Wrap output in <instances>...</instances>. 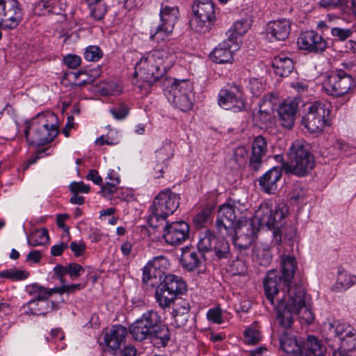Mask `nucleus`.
Wrapping results in <instances>:
<instances>
[{"instance_id":"473e14b6","label":"nucleus","mask_w":356,"mask_h":356,"mask_svg":"<svg viewBox=\"0 0 356 356\" xmlns=\"http://www.w3.org/2000/svg\"><path fill=\"white\" fill-rule=\"evenodd\" d=\"M54 303H49L47 301H38L35 299H32L24 305L25 314L27 315H43L44 316L48 312L54 309Z\"/></svg>"},{"instance_id":"412c9836","label":"nucleus","mask_w":356,"mask_h":356,"mask_svg":"<svg viewBox=\"0 0 356 356\" xmlns=\"http://www.w3.org/2000/svg\"><path fill=\"white\" fill-rule=\"evenodd\" d=\"M297 42L301 49L314 53L322 52L327 47L326 40L314 31L302 33Z\"/></svg>"},{"instance_id":"1a4fd4ad","label":"nucleus","mask_w":356,"mask_h":356,"mask_svg":"<svg viewBox=\"0 0 356 356\" xmlns=\"http://www.w3.org/2000/svg\"><path fill=\"white\" fill-rule=\"evenodd\" d=\"M192 10L194 19L192 25L195 31L200 33H208L213 27L216 19V9L211 0H196Z\"/></svg>"},{"instance_id":"ddd939ff","label":"nucleus","mask_w":356,"mask_h":356,"mask_svg":"<svg viewBox=\"0 0 356 356\" xmlns=\"http://www.w3.org/2000/svg\"><path fill=\"white\" fill-rule=\"evenodd\" d=\"M197 249L203 254L213 252L218 259H228L230 257L229 243L223 238L216 237L210 229L200 234Z\"/></svg>"},{"instance_id":"603ef678","label":"nucleus","mask_w":356,"mask_h":356,"mask_svg":"<svg viewBox=\"0 0 356 356\" xmlns=\"http://www.w3.org/2000/svg\"><path fill=\"white\" fill-rule=\"evenodd\" d=\"M103 56L102 49L96 45L87 47L84 51V58L88 61L97 62Z\"/></svg>"},{"instance_id":"4be33fe9","label":"nucleus","mask_w":356,"mask_h":356,"mask_svg":"<svg viewBox=\"0 0 356 356\" xmlns=\"http://www.w3.org/2000/svg\"><path fill=\"white\" fill-rule=\"evenodd\" d=\"M80 284H72L63 286L61 288L47 289L37 283H33L26 286V291L33 299L38 301H47L54 293L71 292L79 287Z\"/></svg>"},{"instance_id":"69168bd1","label":"nucleus","mask_w":356,"mask_h":356,"mask_svg":"<svg viewBox=\"0 0 356 356\" xmlns=\"http://www.w3.org/2000/svg\"><path fill=\"white\" fill-rule=\"evenodd\" d=\"M331 33L340 40H345L351 35L352 31L348 29L334 27L331 29Z\"/></svg>"},{"instance_id":"f03ea898","label":"nucleus","mask_w":356,"mask_h":356,"mask_svg":"<svg viewBox=\"0 0 356 356\" xmlns=\"http://www.w3.org/2000/svg\"><path fill=\"white\" fill-rule=\"evenodd\" d=\"M129 332L136 341L149 340L155 347H165L170 339L168 327L162 323L156 312L149 310L129 327Z\"/></svg>"},{"instance_id":"de8ad7c7","label":"nucleus","mask_w":356,"mask_h":356,"mask_svg":"<svg viewBox=\"0 0 356 356\" xmlns=\"http://www.w3.org/2000/svg\"><path fill=\"white\" fill-rule=\"evenodd\" d=\"M355 334H348L339 339L340 346L337 352H340L341 354H345L349 351L353 350L356 347V336Z\"/></svg>"},{"instance_id":"a18cd8bd","label":"nucleus","mask_w":356,"mask_h":356,"mask_svg":"<svg viewBox=\"0 0 356 356\" xmlns=\"http://www.w3.org/2000/svg\"><path fill=\"white\" fill-rule=\"evenodd\" d=\"M212 209L210 208H204L193 217V224L195 228L201 229L206 227L212 220Z\"/></svg>"},{"instance_id":"7ed1b4c3","label":"nucleus","mask_w":356,"mask_h":356,"mask_svg":"<svg viewBox=\"0 0 356 356\" xmlns=\"http://www.w3.org/2000/svg\"><path fill=\"white\" fill-rule=\"evenodd\" d=\"M58 134L56 115L49 111L40 113L27 123L25 129L26 140L35 146L51 143Z\"/></svg>"},{"instance_id":"0eeeda50","label":"nucleus","mask_w":356,"mask_h":356,"mask_svg":"<svg viewBox=\"0 0 356 356\" xmlns=\"http://www.w3.org/2000/svg\"><path fill=\"white\" fill-rule=\"evenodd\" d=\"M247 211L246 205L238 200L229 199L218 209L216 221L218 231L223 236L233 234L234 227L237 221L243 217V213Z\"/></svg>"},{"instance_id":"2f4dec72","label":"nucleus","mask_w":356,"mask_h":356,"mask_svg":"<svg viewBox=\"0 0 356 356\" xmlns=\"http://www.w3.org/2000/svg\"><path fill=\"white\" fill-rule=\"evenodd\" d=\"M272 67L276 74L284 77L291 73L294 65L292 59L284 54H280L273 58Z\"/></svg>"},{"instance_id":"cd10ccee","label":"nucleus","mask_w":356,"mask_h":356,"mask_svg":"<svg viewBox=\"0 0 356 356\" xmlns=\"http://www.w3.org/2000/svg\"><path fill=\"white\" fill-rule=\"evenodd\" d=\"M156 290L168 291L177 295L186 290V285L181 278L175 275H165L156 286Z\"/></svg>"},{"instance_id":"39448f33","label":"nucleus","mask_w":356,"mask_h":356,"mask_svg":"<svg viewBox=\"0 0 356 356\" xmlns=\"http://www.w3.org/2000/svg\"><path fill=\"white\" fill-rule=\"evenodd\" d=\"M179 199V195L170 189L160 191L150 207L151 213L147 220L149 225L154 228L163 225L166 218L178 208Z\"/></svg>"},{"instance_id":"338daca9","label":"nucleus","mask_w":356,"mask_h":356,"mask_svg":"<svg viewBox=\"0 0 356 356\" xmlns=\"http://www.w3.org/2000/svg\"><path fill=\"white\" fill-rule=\"evenodd\" d=\"M174 318V325L177 327H182L185 326L188 321L189 313H175L172 312Z\"/></svg>"},{"instance_id":"c85d7f7f","label":"nucleus","mask_w":356,"mask_h":356,"mask_svg":"<svg viewBox=\"0 0 356 356\" xmlns=\"http://www.w3.org/2000/svg\"><path fill=\"white\" fill-rule=\"evenodd\" d=\"M282 170L274 167L264 174L259 179V184L266 193H273L277 189V182L281 179Z\"/></svg>"},{"instance_id":"bb28decb","label":"nucleus","mask_w":356,"mask_h":356,"mask_svg":"<svg viewBox=\"0 0 356 356\" xmlns=\"http://www.w3.org/2000/svg\"><path fill=\"white\" fill-rule=\"evenodd\" d=\"M291 31V23L289 20L281 19L270 22L267 24L266 33L268 36H270L277 40L284 41L289 35Z\"/></svg>"},{"instance_id":"5fc2aeb1","label":"nucleus","mask_w":356,"mask_h":356,"mask_svg":"<svg viewBox=\"0 0 356 356\" xmlns=\"http://www.w3.org/2000/svg\"><path fill=\"white\" fill-rule=\"evenodd\" d=\"M307 188L302 184H296L291 192V199L295 202H303L307 194Z\"/></svg>"},{"instance_id":"bf43d9fd","label":"nucleus","mask_w":356,"mask_h":356,"mask_svg":"<svg viewBox=\"0 0 356 356\" xmlns=\"http://www.w3.org/2000/svg\"><path fill=\"white\" fill-rule=\"evenodd\" d=\"M113 118L118 120L124 119L129 113V108L125 104H120L110 110Z\"/></svg>"},{"instance_id":"f257e3e1","label":"nucleus","mask_w":356,"mask_h":356,"mask_svg":"<svg viewBox=\"0 0 356 356\" xmlns=\"http://www.w3.org/2000/svg\"><path fill=\"white\" fill-rule=\"evenodd\" d=\"M287 209L286 207L273 209L268 203L262 204L255 211L254 218L243 217L234 227L232 240L239 251L248 249L254 242L260 227L273 229L272 242L279 245L282 242L281 227L283 226Z\"/></svg>"},{"instance_id":"393cba45","label":"nucleus","mask_w":356,"mask_h":356,"mask_svg":"<svg viewBox=\"0 0 356 356\" xmlns=\"http://www.w3.org/2000/svg\"><path fill=\"white\" fill-rule=\"evenodd\" d=\"M267 149L268 145L266 139L261 136H257L252 144L248 162V166L251 170L258 171L261 168Z\"/></svg>"},{"instance_id":"9b49d317","label":"nucleus","mask_w":356,"mask_h":356,"mask_svg":"<svg viewBox=\"0 0 356 356\" xmlns=\"http://www.w3.org/2000/svg\"><path fill=\"white\" fill-rule=\"evenodd\" d=\"M295 286L284 284V279L276 270H270L264 280L265 294L272 305L286 300L289 290Z\"/></svg>"},{"instance_id":"4468645a","label":"nucleus","mask_w":356,"mask_h":356,"mask_svg":"<svg viewBox=\"0 0 356 356\" xmlns=\"http://www.w3.org/2000/svg\"><path fill=\"white\" fill-rule=\"evenodd\" d=\"M179 10L177 7L162 6L160 10L161 23L152 28L150 38L156 42H161L169 38L174 30Z\"/></svg>"},{"instance_id":"7c9ffc66","label":"nucleus","mask_w":356,"mask_h":356,"mask_svg":"<svg viewBox=\"0 0 356 356\" xmlns=\"http://www.w3.org/2000/svg\"><path fill=\"white\" fill-rule=\"evenodd\" d=\"M174 155V146L170 140L163 141L162 146L155 151V156L157 164L154 169L161 173L163 172V168L166 167L165 163Z\"/></svg>"},{"instance_id":"4c0bfd02","label":"nucleus","mask_w":356,"mask_h":356,"mask_svg":"<svg viewBox=\"0 0 356 356\" xmlns=\"http://www.w3.org/2000/svg\"><path fill=\"white\" fill-rule=\"evenodd\" d=\"M90 17L95 21H100L104 19L107 6L103 0H86Z\"/></svg>"},{"instance_id":"9d476101","label":"nucleus","mask_w":356,"mask_h":356,"mask_svg":"<svg viewBox=\"0 0 356 356\" xmlns=\"http://www.w3.org/2000/svg\"><path fill=\"white\" fill-rule=\"evenodd\" d=\"M355 86L353 77L342 69H337L327 74L323 84L326 93L334 97L349 93Z\"/></svg>"},{"instance_id":"ea45409f","label":"nucleus","mask_w":356,"mask_h":356,"mask_svg":"<svg viewBox=\"0 0 356 356\" xmlns=\"http://www.w3.org/2000/svg\"><path fill=\"white\" fill-rule=\"evenodd\" d=\"M327 328L330 333L333 334V335L339 338V339L348 334L356 333L355 330L350 324L341 323L337 320L330 322Z\"/></svg>"},{"instance_id":"4d7b16f0","label":"nucleus","mask_w":356,"mask_h":356,"mask_svg":"<svg viewBox=\"0 0 356 356\" xmlns=\"http://www.w3.org/2000/svg\"><path fill=\"white\" fill-rule=\"evenodd\" d=\"M173 312L175 313H189L190 304L188 301L184 298H177L174 302Z\"/></svg>"},{"instance_id":"864d4df0","label":"nucleus","mask_w":356,"mask_h":356,"mask_svg":"<svg viewBox=\"0 0 356 356\" xmlns=\"http://www.w3.org/2000/svg\"><path fill=\"white\" fill-rule=\"evenodd\" d=\"M248 29V23L245 19H241L236 22L232 26V30L229 31V34H234V40L237 42V36H241L245 34Z\"/></svg>"},{"instance_id":"a19ab883","label":"nucleus","mask_w":356,"mask_h":356,"mask_svg":"<svg viewBox=\"0 0 356 356\" xmlns=\"http://www.w3.org/2000/svg\"><path fill=\"white\" fill-rule=\"evenodd\" d=\"M106 179H109V181H106V184L102 185L100 193L104 197L108 199H111L114 196L117 197L120 190L117 186L120 182V177H116L114 178L113 175L110 173Z\"/></svg>"},{"instance_id":"c03bdc74","label":"nucleus","mask_w":356,"mask_h":356,"mask_svg":"<svg viewBox=\"0 0 356 356\" xmlns=\"http://www.w3.org/2000/svg\"><path fill=\"white\" fill-rule=\"evenodd\" d=\"M356 283V276L351 275L347 272H339L337 282L334 288L337 291H345Z\"/></svg>"},{"instance_id":"a878e982","label":"nucleus","mask_w":356,"mask_h":356,"mask_svg":"<svg viewBox=\"0 0 356 356\" xmlns=\"http://www.w3.org/2000/svg\"><path fill=\"white\" fill-rule=\"evenodd\" d=\"M127 330L121 325H114L104 335V342L113 351H116L124 342Z\"/></svg>"},{"instance_id":"6e6d98bb","label":"nucleus","mask_w":356,"mask_h":356,"mask_svg":"<svg viewBox=\"0 0 356 356\" xmlns=\"http://www.w3.org/2000/svg\"><path fill=\"white\" fill-rule=\"evenodd\" d=\"M147 264L151 265L156 270L161 271L163 275H165V270H166L170 265L168 259L164 256L156 257Z\"/></svg>"},{"instance_id":"0e129e2a","label":"nucleus","mask_w":356,"mask_h":356,"mask_svg":"<svg viewBox=\"0 0 356 356\" xmlns=\"http://www.w3.org/2000/svg\"><path fill=\"white\" fill-rule=\"evenodd\" d=\"M69 188L72 193H88L90 188L89 185H86L82 181H73L70 184Z\"/></svg>"},{"instance_id":"dca6fc26","label":"nucleus","mask_w":356,"mask_h":356,"mask_svg":"<svg viewBox=\"0 0 356 356\" xmlns=\"http://www.w3.org/2000/svg\"><path fill=\"white\" fill-rule=\"evenodd\" d=\"M218 102V105L225 110L240 112L245 109L241 88L235 83L219 91Z\"/></svg>"},{"instance_id":"c9c22d12","label":"nucleus","mask_w":356,"mask_h":356,"mask_svg":"<svg viewBox=\"0 0 356 356\" xmlns=\"http://www.w3.org/2000/svg\"><path fill=\"white\" fill-rule=\"evenodd\" d=\"M282 277L284 284H291L297 268V262L293 256L283 255L282 257Z\"/></svg>"},{"instance_id":"72a5a7b5","label":"nucleus","mask_w":356,"mask_h":356,"mask_svg":"<svg viewBox=\"0 0 356 356\" xmlns=\"http://www.w3.org/2000/svg\"><path fill=\"white\" fill-rule=\"evenodd\" d=\"M248 150L244 146L236 147L227 162L228 166L234 170H238L244 168L248 163Z\"/></svg>"},{"instance_id":"6e6552de","label":"nucleus","mask_w":356,"mask_h":356,"mask_svg":"<svg viewBox=\"0 0 356 356\" xmlns=\"http://www.w3.org/2000/svg\"><path fill=\"white\" fill-rule=\"evenodd\" d=\"M330 112L327 104L315 102L309 105L307 113L302 118V124L310 133L320 134L329 125Z\"/></svg>"},{"instance_id":"58836bf2","label":"nucleus","mask_w":356,"mask_h":356,"mask_svg":"<svg viewBox=\"0 0 356 356\" xmlns=\"http://www.w3.org/2000/svg\"><path fill=\"white\" fill-rule=\"evenodd\" d=\"M164 276L161 271L156 270L147 264L143 268L142 281L146 285L154 287L159 284Z\"/></svg>"},{"instance_id":"f3484780","label":"nucleus","mask_w":356,"mask_h":356,"mask_svg":"<svg viewBox=\"0 0 356 356\" xmlns=\"http://www.w3.org/2000/svg\"><path fill=\"white\" fill-rule=\"evenodd\" d=\"M163 237L166 243L172 246L183 244L190 236V227L184 220L163 223Z\"/></svg>"},{"instance_id":"423d86ee","label":"nucleus","mask_w":356,"mask_h":356,"mask_svg":"<svg viewBox=\"0 0 356 356\" xmlns=\"http://www.w3.org/2000/svg\"><path fill=\"white\" fill-rule=\"evenodd\" d=\"M288 161L282 165L286 172L299 177L307 175L314 167V159L307 147L302 142H294L288 153Z\"/></svg>"},{"instance_id":"e2e57ef3","label":"nucleus","mask_w":356,"mask_h":356,"mask_svg":"<svg viewBox=\"0 0 356 356\" xmlns=\"http://www.w3.org/2000/svg\"><path fill=\"white\" fill-rule=\"evenodd\" d=\"M231 271L234 275H244L247 271V266L245 263L239 259L232 261L230 265Z\"/></svg>"},{"instance_id":"b1692460","label":"nucleus","mask_w":356,"mask_h":356,"mask_svg":"<svg viewBox=\"0 0 356 356\" xmlns=\"http://www.w3.org/2000/svg\"><path fill=\"white\" fill-rule=\"evenodd\" d=\"M204 254L198 249L185 246L181 249L180 262L181 266L188 271H194L202 266Z\"/></svg>"},{"instance_id":"aec40b11","label":"nucleus","mask_w":356,"mask_h":356,"mask_svg":"<svg viewBox=\"0 0 356 356\" xmlns=\"http://www.w3.org/2000/svg\"><path fill=\"white\" fill-rule=\"evenodd\" d=\"M147 54H145L140 60L136 63L135 67L134 76L139 77L145 85L143 86L145 88V92L147 93L150 87L161 78L163 76L162 72L158 65L155 63H148V67H145V70L143 71L140 69V63L142 61L146 60Z\"/></svg>"},{"instance_id":"37998d69","label":"nucleus","mask_w":356,"mask_h":356,"mask_svg":"<svg viewBox=\"0 0 356 356\" xmlns=\"http://www.w3.org/2000/svg\"><path fill=\"white\" fill-rule=\"evenodd\" d=\"M49 241L48 230L45 228L35 229L27 236V242L31 246L43 245Z\"/></svg>"},{"instance_id":"79ce46f5","label":"nucleus","mask_w":356,"mask_h":356,"mask_svg":"<svg viewBox=\"0 0 356 356\" xmlns=\"http://www.w3.org/2000/svg\"><path fill=\"white\" fill-rule=\"evenodd\" d=\"M304 348L312 356H324L326 352V348L323 342L314 336L307 337Z\"/></svg>"},{"instance_id":"09e8293b","label":"nucleus","mask_w":356,"mask_h":356,"mask_svg":"<svg viewBox=\"0 0 356 356\" xmlns=\"http://www.w3.org/2000/svg\"><path fill=\"white\" fill-rule=\"evenodd\" d=\"M29 273L26 270L15 268L6 269L0 272V277L9 279L13 281L24 280L26 279Z\"/></svg>"},{"instance_id":"774afa93","label":"nucleus","mask_w":356,"mask_h":356,"mask_svg":"<svg viewBox=\"0 0 356 356\" xmlns=\"http://www.w3.org/2000/svg\"><path fill=\"white\" fill-rule=\"evenodd\" d=\"M65 63L70 68H77L81 62V58L74 54H69L64 58Z\"/></svg>"},{"instance_id":"2eb2a0df","label":"nucleus","mask_w":356,"mask_h":356,"mask_svg":"<svg viewBox=\"0 0 356 356\" xmlns=\"http://www.w3.org/2000/svg\"><path fill=\"white\" fill-rule=\"evenodd\" d=\"M23 10L17 0H0V27L13 30L23 19Z\"/></svg>"},{"instance_id":"052dcab7","label":"nucleus","mask_w":356,"mask_h":356,"mask_svg":"<svg viewBox=\"0 0 356 356\" xmlns=\"http://www.w3.org/2000/svg\"><path fill=\"white\" fill-rule=\"evenodd\" d=\"M245 340L248 344H255L261 340V334L259 330L247 329L245 332Z\"/></svg>"},{"instance_id":"e433bc0d","label":"nucleus","mask_w":356,"mask_h":356,"mask_svg":"<svg viewBox=\"0 0 356 356\" xmlns=\"http://www.w3.org/2000/svg\"><path fill=\"white\" fill-rule=\"evenodd\" d=\"M280 345L286 353L291 355V356L300 351L302 348L301 343L296 337L286 332H284L280 337Z\"/></svg>"},{"instance_id":"8fccbe9b","label":"nucleus","mask_w":356,"mask_h":356,"mask_svg":"<svg viewBox=\"0 0 356 356\" xmlns=\"http://www.w3.org/2000/svg\"><path fill=\"white\" fill-rule=\"evenodd\" d=\"M254 253L257 261L259 265L266 266L270 264L273 257L270 249L268 247L257 248Z\"/></svg>"},{"instance_id":"5701e85b","label":"nucleus","mask_w":356,"mask_h":356,"mask_svg":"<svg viewBox=\"0 0 356 356\" xmlns=\"http://www.w3.org/2000/svg\"><path fill=\"white\" fill-rule=\"evenodd\" d=\"M298 102L296 99H285L277 109L279 121L282 127L290 129L294 125Z\"/></svg>"},{"instance_id":"f8f14e48","label":"nucleus","mask_w":356,"mask_h":356,"mask_svg":"<svg viewBox=\"0 0 356 356\" xmlns=\"http://www.w3.org/2000/svg\"><path fill=\"white\" fill-rule=\"evenodd\" d=\"M179 48L175 43L165 45L161 49H155L147 53L146 60L140 63V69L145 71L148 63H155L158 65L163 75L174 65Z\"/></svg>"},{"instance_id":"c756f323","label":"nucleus","mask_w":356,"mask_h":356,"mask_svg":"<svg viewBox=\"0 0 356 356\" xmlns=\"http://www.w3.org/2000/svg\"><path fill=\"white\" fill-rule=\"evenodd\" d=\"M287 297L289 298V294ZM273 306L277 311V320L279 325L285 329L290 327L293 323V314H295L292 305H289V298L286 300L276 303Z\"/></svg>"},{"instance_id":"680f3d73","label":"nucleus","mask_w":356,"mask_h":356,"mask_svg":"<svg viewBox=\"0 0 356 356\" xmlns=\"http://www.w3.org/2000/svg\"><path fill=\"white\" fill-rule=\"evenodd\" d=\"M207 319L213 323L220 324L222 323V311L220 308L210 309L207 314Z\"/></svg>"},{"instance_id":"13d9d810","label":"nucleus","mask_w":356,"mask_h":356,"mask_svg":"<svg viewBox=\"0 0 356 356\" xmlns=\"http://www.w3.org/2000/svg\"><path fill=\"white\" fill-rule=\"evenodd\" d=\"M92 74H88L86 72H83L82 70L79 71L77 73L75 74V78L77 79L80 78L81 76H86V79H81L79 83L76 84L78 86H83L88 83H91L94 81L95 78L99 76L98 70H92L91 71Z\"/></svg>"},{"instance_id":"f704fd0d","label":"nucleus","mask_w":356,"mask_h":356,"mask_svg":"<svg viewBox=\"0 0 356 356\" xmlns=\"http://www.w3.org/2000/svg\"><path fill=\"white\" fill-rule=\"evenodd\" d=\"M273 99H275V97L273 95H265L259 102L258 117L263 124H267L272 120L274 106Z\"/></svg>"},{"instance_id":"49530a36","label":"nucleus","mask_w":356,"mask_h":356,"mask_svg":"<svg viewBox=\"0 0 356 356\" xmlns=\"http://www.w3.org/2000/svg\"><path fill=\"white\" fill-rule=\"evenodd\" d=\"M178 295L168 291L156 290V298L159 306L162 308L169 307Z\"/></svg>"},{"instance_id":"3c124183","label":"nucleus","mask_w":356,"mask_h":356,"mask_svg":"<svg viewBox=\"0 0 356 356\" xmlns=\"http://www.w3.org/2000/svg\"><path fill=\"white\" fill-rule=\"evenodd\" d=\"M99 90L103 95H117L122 92L121 87L115 81L101 83Z\"/></svg>"},{"instance_id":"20e7f679","label":"nucleus","mask_w":356,"mask_h":356,"mask_svg":"<svg viewBox=\"0 0 356 356\" xmlns=\"http://www.w3.org/2000/svg\"><path fill=\"white\" fill-rule=\"evenodd\" d=\"M162 82L164 95L169 102L183 112L192 109L195 95L191 81L188 79L165 77Z\"/></svg>"},{"instance_id":"a211bd4d","label":"nucleus","mask_w":356,"mask_h":356,"mask_svg":"<svg viewBox=\"0 0 356 356\" xmlns=\"http://www.w3.org/2000/svg\"><path fill=\"white\" fill-rule=\"evenodd\" d=\"M289 300L295 314L298 315L307 323L313 322L314 318L312 312L306 306L305 291L302 286L296 285L289 290Z\"/></svg>"},{"instance_id":"6ab92c4d","label":"nucleus","mask_w":356,"mask_h":356,"mask_svg":"<svg viewBox=\"0 0 356 356\" xmlns=\"http://www.w3.org/2000/svg\"><path fill=\"white\" fill-rule=\"evenodd\" d=\"M238 49L234 34H229L226 40L220 43L210 54V58L217 63H232L233 53Z\"/></svg>"}]
</instances>
